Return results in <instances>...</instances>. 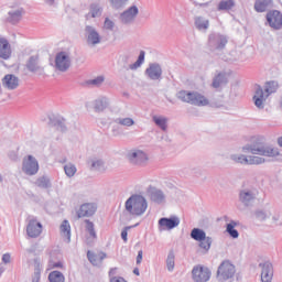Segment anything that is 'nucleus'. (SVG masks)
I'll return each instance as SVG.
<instances>
[{
  "mask_svg": "<svg viewBox=\"0 0 282 282\" xmlns=\"http://www.w3.org/2000/svg\"><path fill=\"white\" fill-rule=\"evenodd\" d=\"M22 172L29 176L36 175L39 173V160L32 154L24 156L22 160Z\"/></svg>",
  "mask_w": 282,
  "mask_h": 282,
  "instance_id": "0eeeda50",
  "label": "nucleus"
},
{
  "mask_svg": "<svg viewBox=\"0 0 282 282\" xmlns=\"http://www.w3.org/2000/svg\"><path fill=\"white\" fill-rule=\"evenodd\" d=\"M62 237H66L67 241H72V226L69 225V220H63L61 225Z\"/></svg>",
  "mask_w": 282,
  "mask_h": 282,
  "instance_id": "2f4dec72",
  "label": "nucleus"
},
{
  "mask_svg": "<svg viewBox=\"0 0 282 282\" xmlns=\"http://www.w3.org/2000/svg\"><path fill=\"white\" fill-rule=\"evenodd\" d=\"M41 281V269L35 268L34 273L32 275V282H40Z\"/></svg>",
  "mask_w": 282,
  "mask_h": 282,
  "instance_id": "6e6d98bb",
  "label": "nucleus"
},
{
  "mask_svg": "<svg viewBox=\"0 0 282 282\" xmlns=\"http://www.w3.org/2000/svg\"><path fill=\"white\" fill-rule=\"evenodd\" d=\"M149 204L147 198L140 194H133L126 200V210L133 217H140L147 213Z\"/></svg>",
  "mask_w": 282,
  "mask_h": 282,
  "instance_id": "f257e3e1",
  "label": "nucleus"
},
{
  "mask_svg": "<svg viewBox=\"0 0 282 282\" xmlns=\"http://www.w3.org/2000/svg\"><path fill=\"white\" fill-rule=\"evenodd\" d=\"M259 268H261V281L272 282V279L274 276V265H272V262H260Z\"/></svg>",
  "mask_w": 282,
  "mask_h": 282,
  "instance_id": "4468645a",
  "label": "nucleus"
},
{
  "mask_svg": "<svg viewBox=\"0 0 282 282\" xmlns=\"http://www.w3.org/2000/svg\"><path fill=\"white\" fill-rule=\"evenodd\" d=\"M140 10L138 9L137 6H132L130 8H128L126 11H123L119 19L121 21V23H123V25H129V23H133V21L135 20V17H138Z\"/></svg>",
  "mask_w": 282,
  "mask_h": 282,
  "instance_id": "f3484780",
  "label": "nucleus"
},
{
  "mask_svg": "<svg viewBox=\"0 0 282 282\" xmlns=\"http://www.w3.org/2000/svg\"><path fill=\"white\" fill-rule=\"evenodd\" d=\"M236 272L237 269L235 264H232L230 260H224L218 267L217 279L218 281H228L235 276Z\"/></svg>",
  "mask_w": 282,
  "mask_h": 282,
  "instance_id": "39448f33",
  "label": "nucleus"
},
{
  "mask_svg": "<svg viewBox=\"0 0 282 282\" xmlns=\"http://www.w3.org/2000/svg\"><path fill=\"white\" fill-rule=\"evenodd\" d=\"M127 159L132 166H147V162H149V155L142 150H130L127 153Z\"/></svg>",
  "mask_w": 282,
  "mask_h": 282,
  "instance_id": "423d86ee",
  "label": "nucleus"
},
{
  "mask_svg": "<svg viewBox=\"0 0 282 282\" xmlns=\"http://www.w3.org/2000/svg\"><path fill=\"white\" fill-rule=\"evenodd\" d=\"M90 13L93 19H96V17H100V14H102V9L100 8V4L98 3L90 4Z\"/></svg>",
  "mask_w": 282,
  "mask_h": 282,
  "instance_id": "de8ad7c7",
  "label": "nucleus"
},
{
  "mask_svg": "<svg viewBox=\"0 0 282 282\" xmlns=\"http://www.w3.org/2000/svg\"><path fill=\"white\" fill-rule=\"evenodd\" d=\"M111 3V7L115 8V10H120V8H123L127 4V1L129 0H109Z\"/></svg>",
  "mask_w": 282,
  "mask_h": 282,
  "instance_id": "3c124183",
  "label": "nucleus"
},
{
  "mask_svg": "<svg viewBox=\"0 0 282 282\" xmlns=\"http://www.w3.org/2000/svg\"><path fill=\"white\" fill-rule=\"evenodd\" d=\"M50 268H63V263L61 261L55 262L53 259L48 260Z\"/></svg>",
  "mask_w": 282,
  "mask_h": 282,
  "instance_id": "4d7b16f0",
  "label": "nucleus"
},
{
  "mask_svg": "<svg viewBox=\"0 0 282 282\" xmlns=\"http://www.w3.org/2000/svg\"><path fill=\"white\" fill-rule=\"evenodd\" d=\"M87 164H89L90 171H97V173H105L107 167L105 166V161L102 159H90Z\"/></svg>",
  "mask_w": 282,
  "mask_h": 282,
  "instance_id": "bb28decb",
  "label": "nucleus"
},
{
  "mask_svg": "<svg viewBox=\"0 0 282 282\" xmlns=\"http://www.w3.org/2000/svg\"><path fill=\"white\" fill-rule=\"evenodd\" d=\"M212 274L210 269L202 264L194 267L192 270L193 281L195 282H208L210 281Z\"/></svg>",
  "mask_w": 282,
  "mask_h": 282,
  "instance_id": "6e6552de",
  "label": "nucleus"
},
{
  "mask_svg": "<svg viewBox=\"0 0 282 282\" xmlns=\"http://www.w3.org/2000/svg\"><path fill=\"white\" fill-rule=\"evenodd\" d=\"M243 153H251L252 155H262V158H278L281 155L279 149L270 145H263V143H250L242 147Z\"/></svg>",
  "mask_w": 282,
  "mask_h": 282,
  "instance_id": "f03ea898",
  "label": "nucleus"
},
{
  "mask_svg": "<svg viewBox=\"0 0 282 282\" xmlns=\"http://www.w3.org/2000/svg\"><path fill=\"white\" fill-rule=\"evenodd\" d=\"M25 67L31 74H43L45 72V68L39 62V55H31L25 63Z\"/></svg>",
  "mask_w": 282,
  "mask_h": 282,
  "instance_id": "dca6fc26",
  "label": "nucleus"
},
{
  "mask_svg": "<svg viewBox=\"0 0 282 282\" xmlns=\"http://www.w3.org/2000/svg\"><path fill=\"white\" fill-rule=\"evenodd\" d=\"M133 274H135V276H140V269L134 268L133 269Z\"/></svg>",
  "mask_w": 282,
  "mask_h": 282,
  "instance_id": "69168bd1",
  "label": "nucleus"
},
{
  "mask_svg": "<svg viewBox=\"0 0 282 282\" xmlns=\"http://www.w3.org/2000/svg\"><path fill=\"white\" fill-rule=\"evenodd\" d=\"M116 124H121V127H133L135 121L132 118H117L115 119Z\"/></svg>",
  "mask_w": 282,
  "mask_h": 282,
  "instance_id": "37998d69",
  "label": "nucleus"
},
{
  "mask_svg": "<svg viewBox=\"0 0 282 282\" xmlns=\"http://www.w3.org/2000/svg\"><path fill=\"white\" fill-rule=\"evenodd\" d=\"M10 259H11L10 253H4V254L2 256V262H3V263H10Z\"/></svg>",
  "mask_w": 282,
  "mask_h": 282,
  "instance_id": "680f3d73",
  "label": "nucleus"
},
{
  "mask_svg": "<svg viewBox=\"0 0 282 282\" xmlns=\"http://www.w3.org/2000/svg\"><path fill=\"white\" fill-rule=\"evenodd\" d=\"M23 14H25V10L23 8L12 9L8 12L7 23L11 25H19L21 23V19H23Z\"/></svg>",
  "mask_w": 282,
  "mask_h": 282,
  "instance_id": "aec40b11",
  "label": "nucleus"
},
{
  "mask_svg": "<svg viewBox=\"0 0 282 282\" xmlns=\"http://www.w3.org/2000/svg\"><path fill=\"white\" fill-rule=\"evenodd\" d=\"M64 171H65V175L67 177H74V175H76V172L78 171L76 169V165L68 163L64 166Z\"/></svg>",
  "mask_w": 282,
  "mask_h": 282,
  "instance_id": "a18cd8bd",
  "label": "nucleus"
},
{
  "mask_svg": "<svg viewBox=\"0 0 282 282\" xmlns=\"http://www.w3.org/2000/svg\"><path fill=\"white\" fill-rule=\"evenodd\" d=\"M72 67V58L65 51H61L55 56V68L57 72H67Z\"/></svg>",
  "mask_w": 282,
  "mask_h": 282,
  "instance_id": "1a4fd4ad",
  "label": "nucleus"
},
{
  "mask_svg": "<svg viewBox=\"0 0 282 282\" xmlns=\"http://www.w3.org/2000/svg\"><path fill=\"white\" fill-rule=\"evenodd\" d=\"M140 263H142V250H140L137 256V265H140Z\"/></svg>",
  "mask_w": 282,
  "mask_h": 282,
  "instance_id": "0e129e2a",
  "label": "nucleus"
},
{
  "mask_svg": "<svg viewBox=\"0 0 282 282\" xmlns=\"http://www.w3.org/2000/svg\"><path fill=\"white\" fill-rule=\"evenodd\" d=\"M84 224H86V231L89 235V237L86 238V243L87 246H94L96 239H98V234H96L95 225L89 219H85Z\"/></svg>",
  "mask_w": 282,
  "mask_h": 282,
  "instance_id": "4be33fe9",
  "label": "nucleus"
},
{
  "mask_svg": "<svg viewBox=\"0 0 282 282\" xmlns=\"http://www.w3.org/2000/svg\"><path fill=\"white\" fill-rule=\"evenodd\" d=\"M129 230H131V227H124L122 230H121V239L124 243H127V241H129Z\"/></svg>",
  "mask_w": 282,
  "mask_h": 282,
  "instance_id": "5fc2aeb1",
  "label": "nucleus"
},
{
  "mask_svg": "<svg viewBox=\"0 0 282 282\" xmlns=\"http://www.w3.org/2000/svg\"><path fill=\"white\" fill-rule=\"evenodd\" d=\"M116 274H118V268H111L108 272L109 281L113 278H118Z\"/></svg>",
  "mask_w": 282,
  "mask_h": 282,
  "instance_id": "13d9d810",
  "label": "nucleus"
},
{
  "mask_svg": "<svg viewBox=\"0 0 282 282\" xmlns=\"http://www.w3.org/2000/svg\"><path fill=\"white\" fill-rule=\"evenodd\" d=\"M98 261H99V264L102 263V261H105V259H107V253L105 252H99L98 254Z\"/></svg>",
  "mask_w": 282,
  "mask_h": 282,
  "instance_id": "052dcab7",
  "label": "nucleus"
},
{
  "mask_svg": "<svg viewBox=\"0 0 282 282\" xmlns=\"http://www.w3.org/2000/svg\"><path fill=\"white\" fill-rule=\"evenodd\" d=\"M50 282H65V275L61 271H52L48 274Z\"/></svg>",
  "mask_w": 282,
  "mask_h": 282,
  "instance_id": "79ce46f5",
  "label": "nucleus"
},
{
  "mask_svg": "<svg viewBox=\"0 0 282 282\" xmlns=\"http://www.w3.org/2000/svg\"><path fill=\"white\" fill-rule=\"evenodd\" d=\"M197 6H199L200 8H206V7H208V2H205V3H198Z\"/></svg>",
  "mask_w": 282,
  "mask_h": 282,
  "instance_id": "338daca9",
  "label": "nucleus"
},
{
  "mask_svg": "<svg viewBox=\"0 0 282 282\" xmlns=\"http://www.w3.org/2000/svg\"><path fill=\"white\" fill-rule=\"evenodd\" d=\"M235 6H236L235 0H221L218 3L217 10L218 12H224V11L232 10Z\"/></svg>",
  "mask_w": 282,
  "mask_h": 282,
  "instance_id": "e433bc0d",
  "label": "nucleus"
},
{
  "mask_svg": "<svg viewBox=\"0 0 282 282\" xmlns=\"http://www.w3.org/2000/svg\"><path fill=\"white\" fill-rule=\"evenodd\" d=\"M86 41L88 45H98L100 43V33L91 25L85 26Z\"/></svg>",
  "mask_w": 282,
  "mask_h": 282,
  "instance_id": "6ab92c4d",
  "label": "nucleus"
},
{
  "mask_svg": "<svg viewBox=\"0 0 282 282\" xmlns=\"http://www.w3.org/2000/svg\"><path fill=\"white\" fill-rule=\"evenodd\" d=\"M105 83V76H97L95 79L87 82L88 85H94L95 87H100Z\"/></svg>",
  "mask_w": 282,
  "mask_h": 282,
  "instance_id": "603ef678",
  "label": "nucleus"
},
{
  "mask_svg": "<svg viewBox=\"0 0 282 282\" xmlns=\"http://www.w3.org/2000/svg\"><path fill=\"white\" fill-rule=\"evenodd\" d=\"M159 226H161V228H166L167 230H173V228H177V226H180V217H163L159 220Z\"/></svg>",
  "mask_w": 282,
  "mask_h": 282,
  "instance_id": "5701e85b",
  "label": "nucleus"
},
{
  "mask_svg": "<svg viewBox=\"0 0 282 282\" xmlns=\"http://www.w3.org/2000/svg\"><path fill=\"white\" fill-rule=\"evenodd\" d=\"M210 246H213V237L210 236H205L204 240H198V248L203 250V254H208Z\"/></svg>",
  "mask_w": 282,
  "mask_h": 282,
  "instance_id": "7c9ffc66",
  "label": "nucleus"
},
{
  "mask_svg": "<svg viewBox=\"0 0 282 282\" xmlns=\"http://www.w3.org/2000/svg\"><path fill=\"white\" fill-rule=\"evenodd\" d=\"M112 134L115 137L120 135V128H118V126L112 127Z\"/></svg>",
  "mask_w": 282,
  "mask_h": 282,
  "instance_id": "e2e57ef3",
  "label": "nucleus"
},
{
  "mask_svg": "<svg viewBox=\"0 0 282 282\" xmlns=\"http://www.w3.org/2000/svg\"><path fill=\"white\" fill-rule=\"evenodd\" d=\"M115 26H116V23L111 19H109V18L105 19L104 28L106 30H110V32H113Z\"/></svg>",
  "mask_w": 282,
  "mask_h": 282,
  "instance_id": "864d4df0",
  "label": "nucleus"
},
{
  "mask_svg": "<svg viewBox=\"0 0 282 282\" xmlns=\"http://www.w3.org/2000/svg\"><path fill=\"white\" fill-rule=\"evenodd\" d=\"M278 89H279V82H275V80L267 82L264 85V91L267 94V98L268 96H271V94H276Z\"/></svg>",
  "mask_w": 282,
  "mask_h": 282,
  "instance_id": "c9c22d12",
  "label": "nucleus"
},
{
  "mask_svg": "<svg viewBox=\"0 0 282 282\" xmlns=\"http://www.w3.org/2000/svg\"><path fill=\"white\" fill-rule=\"evenodd\" d=\"M166 268L169 272H173L175 270V251L170 250L166 258Z\"/></svg>",
  "mask_w": 282,
  "mask_h": 282,
  "instance_id": "a19ab883",
  "label": "nucleus"
},
{
  "mask_svg": "<svg viewBox=\"0 0 282 282\" xmlns=\"http://www.w3.org/2000/svg\"><path fill=\"white\" fill-rule=\"evenodd\" d=\"M230 80V73L226 70L216 72L213 77L212 87L214 89H219L221 87H226Z\"/></svg>",
  "mask_w": 282,
  "mask_h": 282,
  "instance_id": "f8f14e48",
  "label": "nucleus"
},
{
  "mask_svg": "<svg viewBox=\"0 0 282 282\" xmlns=\"http://www.w3.org/2000/svg\"><path fill=\"white\" fill-rule=\"evenodd\" d=\"M278 144H279V147L282 148V137H279V138H278Z\"/></svg>",
  "mask_w": 282,
  "mask_h": 282,
  "instance_id": "774afa93",
  "label": "nucleus"
},
{
  "mask_svg": "<svg viewBox=\"0 0 282 282\" xmlns=\"http://www.w3.org/2000/svg\"><path fill=\"white\" fill-rule=\"evenodd\" d=\"M178 100L182 102H187L188 105H194L195 107H207L210 104L208 98L197 91L180 90L176 95Z\"/></svg>",
  "mask_w": 282,
  "mask_h": 282,
  "instance_id": "7ed1b4c3",
  "label": "nucleus"
},
{
  "mask_svg": "<svg viewBox=\"0 0 282 282\" xmlns=\"http://www.w3.org/2000/svg\"><path fill=\"white\" fill-rule=\"evenodd\" d=\"M34 186L42 191H47L52 188V180L47 175L39 176L34 182Z\"/></svg>",
  "mask_w": 282,
  "mask_h": 282,
  "instance_id": "cd10ccee",
  "label": "nucleus"
},
{
  "mask_svg": "<svg viewBox=\"0 0 282 282\" xmlns=\"http://www.w3.org/2000/svg\"><path fill=\"white\" fill-rule=\"evenodd\" d=\"M98 210V205L96 203H84L77 210V219H83V217H94Z\"/></svg>",
  "mask_w": 282,
  "mask_h": 282,
  "instance_id": "ddd939ff",
  "label": "nucleus"
},
{
  "mask_svg": "<svg viewBox=\"0 0 282 282\" xmlns=\"http://www.w3.org/2000/svg\"><path fill=\"white\" fill-rule=\"evenodd\" d=\"M87 259L91 265H99L98 254L94 253L93 251H87Z\"/></svg>",
  "mask_w": 282,
  "mask_h": 282,
  "instance_id": "09e8293b",
  "label": "nucleus"
},
{
  "mask_svg": "<svg viewBox=\"0 0 282 282\" xmlns=\"http://www.w3.org/2000/svg\"><path fill=\"white\" fill-rule=\"evenodd\" d=\"M148 194L151 202H154V204H163V202H166V195L158 187L149 186Z\"/></svg>",
  "mask_w": 282,
  "mask_h": 282,
  "instance_id": "412c9836",
  "label": "nucleus"
},
{
  "mask_svg": "<svg viewBox=\"0 0 282 282\" xmlns=\"http://www.w3.org/2000/svg\"><path fill=\"white\" fill-rule=\"evenodd\" d=\"M41 232H43V225L34 219H31L26 226V234L31 239H36V237H41Z\"/></svg>",
  "mask_w": 282,
  "mask_h": 282,
  "instance_id": "a211bd4d",
  "label": "nucleus"
},
{
  "mask_svg": "<svg viewBox=\"0 0 282 282\" xmlns=\"http://www.w3.org/2000/svg\"><path fill=\"white\" fill-rule=\"evenodd\" d=\"M109 107V98L107 97H99L95 100L94 109L97 113H100V111H105Z\"/></svg>",
  "mask_w": 282,
  "mask_h": 282,
  "instance_id": "c756f323",
  "label": "nucleus"
},
{
  "mask_svg": "<svg viewBox=\"0 0 282 282\" xmlns=\"http://www.w3.org/2000/svg\"><path fill=\"white\" fill-rule=\"evenodd\" d=\"M236 226H239V223L235 221V220H230L229 224H227L226 226V232H228L229 237H231V239H239V231L237 229H235Z\"/></svg>",
  "mask_w": 282,
  "mask_h": 282,
  "instance_id": "473e14b6",
  "label": "nucleus"
},
{
  "mask_svg": "<svg viewBox=\"0 0 282 282\" xmlns=\"http://www.w3.org/2000/svg\"><path fill=\"white\" fill-rule=\"evenodd\" d=\"M194 25L198 32H208V28H210V20L197 15L194 18Z\"/></svg>",
  "mask_w": 282,
  "mask_h": 282,
  "instance_id": "393cba45",
  "label": "nucleus"
},
{
  "mask_svg": "<svg viewBox=\"0 0 282 282\" xmlns=\"http://www.w3.org/2000/svg\"><path fill=\"white\" fill-rule=\"evenodd\" d=\"M253 102L258 109H264L265 105L263 102H265V96L263 93V88H261V86H258V88L256 89V95L253 96Z\"/></svg>",
  "mask_w": 282,
  "mask_h": 282,
  "instance_id": "c85d7f7f",
  "label": "nucleus"
},
{
  "mask_svg": "<svg viewBox=\"0 0 282 282\" xmlns=\"http://www.w3.org/2000/svg\"><path fill=\"white\" fill-rule=\"evenodd\" d=\"M2 85L7 89L14 90L19 87V77L13 74H8L2 78Z\"/></svg>",
  "mask_w": 282,
  "mask_h": 282,
  "instance_id": "b1692460",
  "label": "nucleus"
},
{
  "mask_svg": "<svg viewBox=\"0 0 282 282\" xmlns=\"http://www.w3.org/2000/svg\"><path fill=\"white\" fill-rule=\"evenodd\" d=\"M259 164H265V159L262 158V156H254V155L247 156V165H249V166H252V165L259 166Z\"/></svg>",
  "mask_w": 282,
  "mask_h": 282,
  "instance_id": "ea45409f",
  "label": "nucleus"
},
{
  "mask_svg": "<svg viewBox=\"0 0 282 282\" xmlns=\"http://www.w3.org/2000/svg\"><path fill=\"white\" fill-rule=\"evenodd\" d=\"M253 215H254L256 219H258V221H265V219H268V214L263 209H257L253 213Z\"/></svg>",
  "mask_w": 282,
  "mask_h": 282,
  "instance_id": "8fccbe9b",
  "label": "nucleus"
},
{
  "mask_svg": "<svg viewBox=\"0 0 282 282\" xmlns=\"http://www.w3.org/2000/svg\"><path fill=\"white\" fill-rule=\"evenodd\" d=\"M8 156L12 162H17L19 160V154L15 151H10Z\"/></svg>",
  "mask_w": 282,
  "mask_h": 282,
  "instance_id": "bf43d9fd",
  "label": "nucleus"
},
{
  "mask_svg": "<svg viewBox=\"0 0 282 282\" xmlns=\"http://www.w3.org/2000/svg\"><path fill=\"white\" fill-rule=\"evenodd\" d=\"M270 6H272V0H262L254 3V10L256 12H265Z\"/></svg>",
  "mask_w": 282,
  "mask_h": 282,
  "instance_id": "58836bf2",
  "label": "nucleus"
},
{
  "mask_svg": "<svg viewBox=\"0 0 282 282\" xmlns=\"http://www.w3.org/2000/svg\"><path fill=\"white\" fill-rule=\"evenodd\" d=\"M154 124H156V127L160 128L161 131H166V129H169V119L166 117L163 116H154L152 118Z\"/></svg>",
  "mask_w": 282,
  "mask_h": 282,
  "instance_id": "72a5a7b5",
  "label": "nucleus"
},
{
  "mask_svg": "<svg viewBox=\"0 0 282 282\" xmlns=\"http://www.w3.org/2000/svg\"><path fill=\"white\" fill-rule=\"evenodd\" d=\"M230 160H232V162H235L236 164L248 165V156L243 154H231Z\"/></svg>",
  "mask_w": 282,
  "mask_h": 282,
  "instance_id": "c03bdc74",
  "label": "nucleus"
},
{
  "mask_svg": "<svg viewBox=\"0 0 282 282\" xmlns=\"http://www.w3.org/2000/svg\"><path fill=\"white\" fill-rule=\"evenodd\" d=\"M191 239H194V241H204L206 239V231L202 228H193L189 234Z\"/></svg>",
  "mask_w": 282,
  "mask_h": 282,
  "instance_id": "f704fd0d",
  "label": "nucleus"
},
{
  "mask_svg": "<svg viewBox=\"0 0 282 282\" xmlns=\"http://www.w3.org/2000/svg\"><path fill=\"white\" fill-rule=\"evenodd\" d=\"M12 56V48L10 46V42H8L6 39H0V58H3V61H8Z\"/></svg>",
  "mask_w": 282,
  "mask_h": 282,
  "instance_id": "a878e982",
  "label": "nucleus"
},
{
  "mask_svg": "<svg viewBox=\"0 0 282 282\" xmlns=\"http://www.w3.org/2000/svg\"><path fill=\"white\" fill-rule=\"evenodd\" d=\"M267 25L272 30H281L282 29V13L279 10H270L265 15Z\"/></svg>",
  "mask_w": 282,
  "mask_h": 282,
  "instance_id": "9b49d317",
  "label": "nucleus"
},
{
  "mask_svg": "<svg viewBox=\"0 0 282 282\" xmlns=\"http://www.w3.org/2000/svg\"><path fill=\"white\" fill-rule=\"evenodd\" d=\"M238 199L245 208H250L252 204H254V200L257 199V192L251 188H243L239 191Z\"/></svg>",
  "mask_w": 282,
  "mask_h": 282,
  "instance_id": "9d476101",
  "label": "nucleus"
},
{
  "mask_svg": "<svg viewBox=\"0 0 282 282\" xmlns=\"http://www.w3.org/2000/svg\"><path fill=\"white\" fill-rule=\"evenodd\" d=\"M53 124L56 127L57 131H62V133H65L67 131V126H65V119H54Z\"/></svg>",
  "mask_w": 282,
  "mask_h": 282,
  "instance_id": "49530a36",
  "label": "nucleus"
},
{
  "mask_svg": "<svg viewBox=\"0 0 282 282\" xmlns=\"http://www.w3.org/2000/svg\"><path fill=\"white\" fill-rule=\"evenodd\" d=\"M228 45V35L221 33H210L207 40V48L212 52V54H218L223 50H226Z\"/></svg>",
  "mask_w": 282,
  "mask_h": 282,
  "instance_id": "20e7f679",
  "label": "nucleus"
},
{
  "mask_svg": "<svg viewBox=\"0 0 282 282\" xmlns=\"http://www.w3.org/2000/svg\"><path fill=\"white\" fill-rule=\"evenodd\" d=\"M144 74L149 80H162V66L159 63H150Z\"/></svg>",
  "mask_w": 282,
  "mask_h": 282,
  "instance_id": "2eb2a0df",
  "label": "nucleus"
},
{
  "mask_svg": "<svg viewBox=\"0 0 282 282\" xmlns=\"http://www.w3.org/2000/svg\"><path fill=\"white\" fill-rule=\"evenodd\" d=\"M144 56H147V53L144 51H140L138 59L135 61V63L130 64L128 69H131L132 72H134L139 67H142V65L144 63Z\"/></svg>",
  "mask_w": 282,
  "mask_h": 282,
  "instance_id": "4c0bfd02",
  "label": "nucleus"
}]
</instances>
